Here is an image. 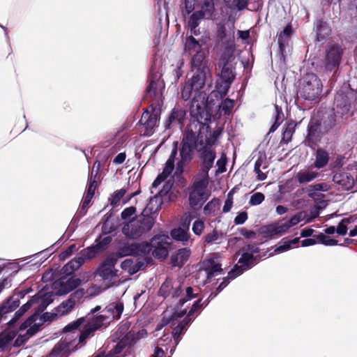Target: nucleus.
I'll return each instance as SVG.
<instances>
[{"mask_svg":"<svg viewBox=\"0 0 357 357\" xmlns=\"http://www.w3.org/2000/svg\"><path fill=\"white\" fill-rule=\"evenodd\" d=\"M198 155L202 161L198 176L209 177L208 172L213 167L216 153L213 147L202 144L198 149Z\"/></svg>","mask_w":357,"mask_h":357,"instance_id":"obj_11","label":"nucleus"},{"mask_svg":"<svg viewBox=\"0 0 357 357\" xmlns=\"http://www.w3.org/2000/svg\"><path fill=\"white\" fill-rule=\"evenodd\" d=\"M151 261V257L144 258L142 260H139L135 264H132L131 271H130V275H133L137 273L139 271L143 268L145 264H147Z\"/></svg>","mask_w":357,"mask_h":357,"instance_id":"obj_54","label":"nucleus"},{"mask_svg":"<svg viewBox=\"0 0 357 357\" xmlns=\"http://www.w3.org/2000/svg\"><path fill=\"white\" fill-rule=\"evenodd\" d=\"M357 109V91L350 88L349 85L343 86L335 94L333 112L335 116L347 118Z\"/></svg>","mask_w":357,"mask_h":357,"instance_id":"obj_5","label":"nucleus"},{"mask_svg":"<svg viewBox=\"0 0 357 357\" xmlns=\"http://www.w3.org/2000/svg\"><path fill=\"white\" fill-rule=\"evenodd\" d=\"M190 255V250L189 248H183L179 249L175 257L172 256L174 260V265L177 266H183L188 259Z\"/></svg>","mask_w":357,"mask_h":357,"instance_id":"obj_38","label":"nucleus"},{"mask_svg":"<svg viewBox=\"0 0 357 357\" xmlns=\"http://www.w3.org/2000/svg\"><path fill=\"white\" fill-rule=\"evenodd\" d=\"M178 151V142H174L171 154L167 160L162 172L159 174L152 183V188H156L173 172L175 167L176 156Z\"/></svg>","mask_w":357,"mask_h":357,"instance_id":"obj_15","label":"nucleus"},{"mask_svg":"<svg viewBox=\"0 0 357 357\" xmlns=\"http://www.w3.org/2000/svg\"><path fill=\"white\" fill-rule=\"evenodd\" d=\"M218 68L221 69L220 77V80L231 83L235 77L231 65L229 63L228 60L225 57H221L218 62Z\"/></svg>","mask_w":357,"mask_h":357,"instance_id":"obj_26","label":"nucleus"},{"mask_svg":"<svg viewBox=\"0 0 357 357\" xmlns=\"http://www.w3.org/2000/svg\"><path fill=\"white\" fill-rule=\"evenodd\" d=\"M292 32L291 25H287L281 31L278 38L280 53L281 57L284 60L287 49L289 48L290 36Z\"/></svg>","mask_w":357,"mask_h":357,"instance_id":"obj_24","label":"nucleus"},{"mask_svg":"<svg viewBox=\"0 0 357 357\" xmlns=\"http://www.w3.org/2000/svg\"><path fill=\"white\" fill-rule=\"evenodd\" d=\"M84 321V318H79L77 321L65 326L63 331L65 332H73V331L77 330L82 324H83Z\"/></svg>","mask_w":357,"mask_h":357,"instance_id":"obj_62","label":"nucleus"},{"mask_svg":"<svg viewBox=\"0 0 357 357\" xmlns=\"http://www.w3.org/2000/svg\"><path fill=\"white\" fill-rule=\"evenodd\" d=\"M231 84V83L226 82L222 80H220V82H217L216 89L221 97H225L227 94Z\"/></svg>","mask_w":357,"mask_h":357,"instance_id":"obj_56","label":"nucleus"},{"mask_svg":"<svg viewBox=\"0 0 357 357\" xmlns=\"http://www.w3.org/2000/svg\"><path fill=\"white\" fill-rule=\"evenodd\" d=\"M159 238L160 237H153L150 242L122 243L118 248L116 255L118 257L127 256L150 257L149 255L152 250V248L158 243V240Z\"/></svg>","mask_w":357,"mask_h":357,"instance_id":"obj_6","label":"nucleus"},{"mask_svg":"<svg viewBox=\"0 0 357 357\" xmlns=\"http://www.w3.org/2000/svg\"><path fill=\"white\" fill-rule=\"evenodd\" d=\"M100 252L101 251L98 248V245L95 244L82 250L80 255L84 257V260L85 261L95 258Z\"/></svg>","mask_w":357,"mask_h":357,"instance_id":"obj_45","label":"nucleus"},{"mask_svg":"<svg viewBox=\"0 0 357 357\" xmlns=\"http://www.w3.org/2000/svg\"><path fill=\"white\" fill-rule=\"evenodd\" d=\"M342 119V118L339 116H335L334 112H333L332 114L329 115L321 123L323 132H325L326 135L335 132L340 128Z\"/></svg>","mask_w":357,"mask_h":357,"instance_id":"obj_23","label":"nucleus"},{"mask_svg":"<svg viewBox=\"0 0 357 357\" xmlns=\"http://www.w3.org/2000/svg\"><path fill=\"white\" fill-rule=\"evenodd\" d=\"M192 319L189 316H185L181 322H180L172 331L174 340L178 342L181 335L186 330L187 327L192 323Z\"/></svg>","mask_w":357,"mask_h":357,"instance_id":"obj_39","label":"nucleus"},{"mask_svg":"<svg viewBox=\"0 0 357 357\" xmlns=\"http://www.w3.org/2000/svg\"><path fill=\"white\" fill-rule=\"evenodd\" d=\"M208 181L209 177L199 176V178L193 183L189 193V203L191 207H195L201 202H205L208 199V194L206 188Z\"/></svg>","mask_w":357,"mask_h":357,"instance_id":"obj_8","label":"nucleus"},{"mask_svg":"<svg viewBox=\"0 0 357 357\" xmlns=\"http://www.w3.org/2000/svg\"><path fill=\"white\" fill-rule=\"evenodd\" d=\"M183 292V284L178 282H173L172 280L167 278L162 284L158 294L160 296L167 298H178Z\"/></svg>","mask_w":357,"mask_h":357,"instance_id":"obj_17","label":"nucleus"},{"mask_svg":"<svg viewBox=\"0 0 357 357\" xmlns=\"http://www.w3.org/2000/svg\"><path fill=\"white\" fill-rule=\"evenodd\" d=\"M265 199V196L261 192H256L253 194L249 201L251 206H257L260 204Z\"/></svg>","mask_w":357,"mask_h":357,"instance_id":"obj_60","label":"nucleus"},{"mask_svg":"<svg viewBox=\"0 0 357 357\" xmlns=\"http://www.w3.org/2000/svg\"><path fill=\"white\" fill-rule=\"evenodd\" d=\"M170 234L174 240L181 242L183 245L189 246L192 243V240L190 239V233L187 230L177 227L173 229Z\"/></svg>","mask_w":357,"mask_h":357,"instance_id":"obj_30","label":"nucleus"},{"mask_svg":"<svg viewBox=\"0 0 357 357\" xmlns=\"http://www.w3.org/2000/svg\"><path fill=\"white\" fill-rule=\"evenodd\" d=\"M155 237H160V238L158 240V243L153 246L151 252L155 258L165 259L168 255V250L166 246L162 243L163 236H155Z\"/></svg>","mask_w":357,"mask_h":357,"instance_id":"obj_36","label":"nucleus"},{"mask_svg":"<svg viewBox=\"0 0 357 357\" xmlns=\"http://www.w3.org/2000/svg\"><path fill=\"white\" fill-rule=\"evenodd\" d=\"M124 305L121 301L112 302L108 304L102 310L109 321L114 319H119L123 312Z\"/></svg>","mask_w":357,"mask_h":357,"instance_id":"obj_22","label":"nucleus"},{"mask_svg":"<svg viewBox=\"0 0 357 357\" xmlns=\"http://www.w3.org/2000/svg\"><path fill=\"white\" fill-rule=\"evenodd\" d=\"M202 45L200 43V40L195 38L194 36H188V31H187L184 41V54L192 56L193 54L202 50Z\"/></svg>","mask_w":357,"mask_h":357,"instance_id":"obj_27","label":"nucleus"},{"mask_svg":"<svg viewBox=\"0 0 357 357\" xmlns=\"http://www.w3.org/2000/svg\"><path fill=\"white\" fill-rule=\"evenodd\" d=\"M185 115L186 112L185 109L181 107H174L171 111L165 123V128L167 130L172 127L181 128L184 125Z\"/></svg>","mask_w":357,"mask_h":357,"instance_id":"obj_19","label":"nucleus"},{"mask_svg":"<svg viewBox=\"0 0 357 357\" xmlns=\"http://www.w3.org/2000/svg\"><path fill=\"white\" fill-rule=\"evenodd\" d=\"M66 280L68 282L69 289L68 291H73L79 287L82 282V280L79 278H76L75 276L70 277L66 278Z\"/></svg>","mask_w":357,"mask_h":357,"instance_id":"obj_63","label":"nucleus"},{"mask_svg":"<svg viewBox=\"0 0 357 357\" xmlns=\"http://www.w3.org/2000/svg\"><path fill=\"white\" fill-rule=\"evenodd\" d=\"M343 49L338 45H331L326 50L325 67L327 70H336L341 62Z\"/></svg>","mask_w":357,"mask_h":357,"instance_id":"obj_14","label":"nucleus"},{"mask_svg":"<svg viewBox=\"0 0 357 357\" xmlns=\"http://www.w3.org/2000/svg\"><path fill=\"white\" fill-rule=\"evenodd\" d=\"M204 19H206L204 15L197 10L189 15L187 24L188 26H199L201 21Z\"/></svg>","mask_w":357,"mask_h":357,"instance_id":"obj_48","label":"nucleus"},{"mask_svg":"<svg viewBox=\"0 0 357 357\" xmlns=\"http://www.w3.org/2000/svg\"><path fill=\"white\" fill-rule=\"evenodd\" d=\"M20 304L19 299L8 298L0 307V319H6V314L14 311L19 307Z\"/></svg>","mask_w":357,"mask_h":357,"instance_id":"obj_32","label":"nucleus"},{"mask_svg":"<svg viewBox=\"0 0 357 357\" xmlns=\"http://www.w3.org/2000/svg\"><path fill=\"white\" fill-rule=\"evenodd\" d=\"M126 193V190L124 188H121L119 190H116L114 192V194L112 195L111 198L109 199L110 204L114 207L116 206L122 197L125 195Z\"/></svg>","mask_w":357,"mask_h":357,"instance_id":"obj_53","label":"nucleus"},{"mask_svg":"<svg viewBox=\"0 0 357 357\" xmlns=\"http://www.w3.org/2000/svg\"><path fill=\"white\" fill-rule=\"evenodd\" d=\"M299 242L298 238H295L292 240L280 242L278 245L273 248L275 253H282L290 250L293 246L296 245Z\"/></svg>","mask_w":357,"mask_h":357,"instance_id":"obj_42","label":"nucleus"},{"mask_svg":"<svg viewBox=\"0 0 357 357\" xmlns=\"http://www.w3.org/2000/svg\"><path fill=\"white\" fill-rule=\"evenodd\" d=\"M328 189V185L326 183H320L308 185L307 188L303 189L305 191L307 196L314 199L315 202H319V203L323 206H326L327 203L326 200L321 199L322 197H324L325 195L320 193V192H326Z\"/></svg>","mask_w":357,"mask_h":357,"instance_id":"obj_18","label":"nucleus"},{"mask_svg":"<svg viewBox=\"0 0 357 357\" xmlns=\"http://www.w3.org/2000/svg\"><path fill=\"white\" fill-rule=\"evenodd\" d=\"M148 82L144 98L151 104L153 109L152 112L148 109L144 111L139 120L140 125L144 129L143 135L146 137L151 136L158 126L159 114L155 109L162 104V92L165 89V83L161 79V74L155 67H153L150 71Z\"/></svg>","mask_w":357,"mask_h":357,"instance_id":"obj_1","label":"nucleus"},{"mask_svg":"<svg viewBox=\"0 0 357 357\" xmlns=\"http://www.w3.org/2000/svg\"><path fill=\"white\" fill-rule=\"evenodd\" d=\"M296 123L293 121L287 124L282 132V142L287 144L291 141L293 134L295 132Z\"/></svg>","mask_w":357,"mask_h":357,"instance_id":"obj_47","label":"nucleus"},{"mask_svg":"<svg viewBox=\"0 0 357 357\" xmlns=\"http://www.w3.org/2000/svg\"><path fill=\"white\" fill-rule=\"evenodd\" d=\"M57 316L56 313L45 312L42 316L36 312L31 315L26 321H24L20 326V330H25L27 328V334L34 335L37 333L40 326L46 321L53 320Z\"/></svg>","mask_w":357,"mask_h":357,"instance_id":"obj_9","label":"nucleus"},{"mask_svg":"<svg viewBox=\"0 0 357 357\" xmlns=\"http://www.w3.org/2000/svg\"><path fill=\"white\" fill-rule=\"evenodd\" d=\"M17 268V265L15 263L6 262L3 259L0 258V275L2 273H8L10 271H13Z\"/></svg>","mask_w":357,"mask_h":357,"instance_id":"obj_55","label":"nucleus"},{"mask_svg":"<svg viewBox=\"0 0 357 357\" xmlns=\"http://www.w3.org/2000/svg\"><path fill=\"white\" fill-rule=\"evenodd\" d=\"M314 31L317 35V40L322 41L329 34L328 26L326 22L322 20H317L314 24Z\"/></svg>","mask_w":357,"mask_h":357,"instance_id":"obj_37","label":"nucleus"},{"mask_svg":"<svg viewBox=\"0 0 357 357\" xmlns=\"http://www.w3.org/2000/svg\"><path fill=\"white\" fill-rule=\"evenodd\" d=\"M209 302L210 301L208 299L206 300L203 303L202 302V299L197 300L194 302L186 316H189V318H191V316H192L197 311L200 310L203 306H206Z\"/></svg>","mask_w":357,"mask_h":357,"instance_id":"obj_50","label":"nucleus"},{"mask_svg":"<svg viewBox=\"0 0 357 357\" xmlns=\"http://www.w3.org/2000/svg\"><path fill=\"white\" fill-rule=\"evenodd\" d=\"M329 153L321 148H318L315 153L314 166L319 169L326 166L329 161Z\"/></svg>","mask_w":357,"mask_h":357,"instance_id":"obj_34","label":"nucleus"},{"mask_svg":"<svg viewBox=\"0 0 357 357\" xmlns=\"http://www.w3.org/2000/svg\"><path fill=\"white\" fill-rule=\"evenodd\" d=\"M227 3L230 8H237L238 10L245 9L248 6V0H229Z\"/></svg>","mask_w":357,"mask_h":357,"instance_id":"obj_57","label":"nucleus"},{"mask_svg":"<svg viewBox=\"0 0 357 357\" xmlns=\"http://www.w3.org/2000/svg\"><path fill=\"white\" fill-rule=\"evenodd\" d=\"M325 135L321 126V123L318 120L311 119L307 126V135L305 143L307 146L312 147L317 144Z\"/></svg>","mask_w":357,"mask_h":357,"instance_id":"obj_16","label":"nucleus"},{"mask_svg":"<svg viewBox=\"0 0 357 357\" xmlns=\"http://www.w3.org/2000/svg\"><path fill=\"white\" fill-rule=\"evenodd\" d=\"M193 92H195L194 89L185 83L181 91V96L185 100H187L191 97Z\"/></svg>","mask_w":357,"mask_h":357,"instance_id":"obj_64","label":"nucleus"},{"mask_svg":"<svg viewBox=\"0 0 357 357\" xmlns=\"http://www.w3.org/2000/svg\"><path fill=\"white\" fill-rule=\"evenodd\" d=\"M322 84L314 73H307L303 78L297 91L298 97L306 100H314L322 91Z\"/></svg>","mask_w":357,"mask_h":357,"instance_id":"obj_7","label":"nucleus"},{"mask_svg":"<svg viewBox=\"0 0 357 357\" xmlns=\"http://www.w3.org/2000/svg\"><path fill=\"white\" fill-rule=\"evenodd\" d=\"M105 316L102 312L99 315H93V317L89 318L87 324L95 331L105 324L109 323Z\"/></svg>","mask_w":357,"mask_h":357,"instance_id":"obj_35","label":"nucleus"},{"mask_svg":"<svg viewBox=\"0 0 357 357\" xmlns=\"http://www.w3.org/2000/svg\"><path fill=\"white\" fill-rule=\"evenodd\" d=\"M208 70H198L194 73L191 79L188 81V84L195 90V93H197L200 89H202L205 85L206 80V75L208 73Z\"/></svg>","mask_w":357,"mask_h":357,"instance_id":"obj_25","label":"nucleus"},{"mask_svg":"<svg viewBox=\"0 0 357 357\" xmlns=\"http://www.w3.org/2000/svg\"><path fill=\"white\" fill-rule=\"evenodd\" d=\"M190 114L191 116L190 124H194L195 126L196 129H194L196 131L195 134H201V132L204 131L203 144L213 147L222 134V128L218 127L210 132V126L206 122L211 121V115L204 100L199 102L194 97L191 102Z\"/></svg>","mask_w":357,"mask_h":357,"instance_id":"obj_2","label":"nucleus"},{"mask_svg":"<svg viewBox=\"0 0 357 357\" xmlns=\"http://www.w3.org/2000/svg\"><path fill=\"white\" fill-rule=\"evenodd\" d=\"M204 227V222L201 220H197L193 222L192 230L195 235L200 236Z\"/></svg>","mask_w":357,"mask_h":357,"instance_id":"obj_61","label":"nucleus"},{"mask_svg":"<svg viewBox=\"0 0 357 357\" xmlns=\"http://www.w3.org/2000/svg\"><path fill=\"white\" fill-rule=\"evenodd\" d=\"M266 155L264 153H259V155L257 157V159L256 160L255 162V167L258 168H262V169H267V165L266 164Z\"/></svg>","mask_w":357,"mask_h":357,"instance_id":"obj_58","label":"nucleus"},{"mask_svg":"<svg viewBox=\"0 0 357 357\" xmlns=\"http://www.w3.org/2000/svg\"><path fill=\"white\" fill-rule=\"evenodd\" d=\"M196 0H184L181 13L183 17L193 13L195 8Z\"/></svg>","mask_w":357,"mask_h":357,"instance_id":"obj_49","label":"nucleus"},{"mask_svg":"<svg viewBox=\"0 0 357 357\" xmlns=\"http://www.w3.org/2000/svg\"><path fill=\"white\" fill-rule=\"evenodd\" d=\"M220 202L218 198H213L204 207L203 213L205 215H215L216 209L220 206Z\"/></svg>","mask_w":357,"mask_h":357,"instance_id":"obj_46","label":"nucleus"},{"mask_svg":"<svg viewBox=\"0 0 357 357\" xmlns=\"http://www.w3.org/2000/svg\"><path fill=\"white\" fill-rule=\"evenodd\" d=\"M319 173L313 169H304L298 172L295 178L299 184H305L314 180Z\"/></svg>","mask_w":357,"mask_h":357,"instance_id":"obj_33","label":"nucleus"},{"mask_svg":"<svg viewBox=\"0 0 357 357\" xmlns=\"http://www.w3.org/2000/svg\"><path fill=\"white\" fill-rule=\"evenodd\" d=\"M117 263L116 256H108L99 265L97 269V275L103 280H112L117 276V270L115 265Z\"/></svg>","mask_w":357,"mask_h":357,"instance_id":"obj_13","label":"nucleus"},{"mask_svg":"<svg viewBox=\"0 0 357 357\" xmlns=\"http://www.w3.org/2000/svg\"><path fill=\"white\" fill-rule=\"evenodd\" d=\"M160 200L157 195L151 197L142 215L124 225L122 227V233L130 239H137L150 231L154 225V219L149 215H145L144 213L146 211L149 213H156L160 207Z\"/></svg>","mask_w":357,"mask_h":357,"instance_id":"obj_4","label":"nucleus"},{"mask_svg":"<svg viewBox=\"0 0 357 357\" xmlns=\"http://www.w3.org/2000/svg\"><path fill=\"white\" fill-rule=\"evenodd\" d=\"M259 259L260 257H258V256L252 255L250 253L243 251L238 264L229 272V278L235 279L245 271L252 268L259 262Z\"/></svg>","mask_w":357,"mask_h":357,"instance_id":"obj_10","label":"nucleus"},{"mask_svg":"<svg viewBox=\"0 0 357 357\" xmlns=\"http://www.w3.org/2000/svg\"><path fill=\"white\" fill-rule=\"evenodd\" d=\"M204 271L206 273L207 279H211L222 273L221 264L215 262L213 259H208L203 264Z\"/></svg>","mask_w":357,"mask_h":357,"instance_id":"obj_31","label":"nucleus"},{"mask_svg":"<svg viewBox=\"0 0 357 357\" xmlns=\"http://www.w3.org/2000/svg\"><path fill=\"white\" fill-rule=\"evenodd\" d=\"M220 237V233L216 229H213L211 233L207 234L204 236V243L211 244L216 241Z\"/></svg>","mask_w":357,"mask_h":357,"instance_id":"obj_59","label":"nucleus"},{"mask_svg":"<svg viewBox=\"0 0 357 357\" xmlns=\"http://www.w3.org/2000/svg\"><path fill=\"white\" fill-rule=\"evenodd\" d=\"M84 257L80 255L78 257H75L70 260L67 264H66L63 269L65 273L66 272H74L77 270L84 263Z\"/></svg>","mask_w":357,"mask_h":357,"instance_id":"obj_43","label":"nucleus"},{"mask_svg":"<svg viewBox=\"0 0 357 357\" xmlns=\"http://www.w3.org/2000/svg\"><path fill=\"white\" fill-rule=\"evenodd\" d=\"M194 129H196L194 124H190L183 133L181 142L178 143L175 168L176 176L183 173L184 167L192 160L195 151H197L198 153V149L202 145L204 131L201 132V134H195L196 131Z\"/></svg>","mask_w":357,"mask_h":357,"instance_id":"obj_3","label":"nucleus"},{"mask_svg":"<svg viewBox=\"0 0 357 357\" xmlns=\"http://www.w3.org/2000/svg\"><path fill=\"white\" fill-rule=\"evenodd\" d=\"M195 289L192 287H184L183 285V292L178 303L177 307H182L187 301L197 297V294L195 293Z\"/></svg>","mask_w":357,"mask_h":357,"instance_id":"obj_40","label":"nucleus"},{"mask_svg":"<svg viewBox=\"0 0 357 357\" xmlns=\"http://www.w3.org/2000/svg\"><path fill=\"white\" fill-rule=\"evenodd\" d=\"M155 7L158 10V15H160V21L162 15H167V3L165 0H155Z\"/></svg>","mask_w":357,"mask_h":357,"instance_id":"obj_52","label":"nucleus"},{"mask_svg":"<svg viewBox=\"0 0 357 357\" xmlns=\"http://www.w3.org/2000/svg\"><path fill=\"white\" fill-rule=\"evenodd\" d=\"M83 292L79 290L75 291L65 301H63L56 308V312L57 315L63 316L69 313L74 307L77 300L82 297Z\"/></svg>","mask_w":357,"mask_h":357,"instance_id":"obj_21","label":"nucleus"},{"mask_svg":"<svg viewBox=\"0 0 357 357\" xmlns=\"http://www.w3.org/2000/svg\"><path fill=\"white\" fill-rule=\"evenodd\" d=\"M259 231L264 238H273L283 235L287 227L282 223L275 222L260 227Z\"/></svg>","mask_w":357,"mask_h":357,"instance_id":"obj_20","label":"nucleus"},{"mask_svg":"<svg viewBox=\"0 0 357 357\" xmlns=\"http://www.w3.org/2000/svg\"><path fill=\"white\" fill-rule=\"evenodd\" d=\"M190 63L193 68L198 70H208L206 52L202 50L192 55Z\"/></svg>","mask_w":357,"mask_h":357,"instance_id":"obj_29","label":"nucleus"},{"mask_svg":"<svg viewBox=\"0 0 357 357\" xmlns=\"http://www.w3.org/2000/svg\"><path fill=\"white\" fill-rule=\"evenodd\" d=\"M214 10L213 0H203L200 6V10L198 11L201 12L206 19H211L213 15Z\"/></svg>","mask_w":357,"mask_h":357,"instance_id":"obj_41","label":"nucleus"},{"mask_svg":"<svg viewBox=\"0 0 357 357\" xmlns=\"http://www.w3.org/2000/svg\"><path fill=\"white\" fill-rule=\"evenodd\" d=\"M333 181L335 183L341 185L345 190H351L354 183L353 176L346 172L336 173L333 177Z\"/></svg>","mask_w":357,"mask_h":357,"instance_id":"obj_28","label":"nucleus"},{"mask_svg":"<svg viewBox=\"0 0 357 357\" xmlns=\"http://www.w3.org/2000/svg\"><path fill=\"white\" fill-rule=\"evenodd\" d=\"M53 288L56 291V294L58 295H65L70 291H68L69 285L66 278H61L55 281L53 284Z\"/></svg>","mask_w":357,"mask_h":357,"instance_id":"obj_44","label":"nucleus"},{"mask_svg":"<svg viewBox=\"0 0 357 357\" xmlns=\"http://www.w3.org/2000/svg\"><path fill=\"white\" fill-rule=\"evenodd\" d=\"M228 29L225 24H220L217 27L216 38L218 42L221 43L225 49L234 51L235 49L234 43V23L231 22L227 24Z\"/></svg>","mask_w":357,"mask_h":357,"instance_id":"obj_12","label":"nucleus"},{"mask_svg":"<svg viewBox=\"0 0 357 357\" xmlns=\"http://www.w3.org/2000/svg\"><path fill=\"white\" fill-rule=\"evenodd\" d=\"M234 105V101L229 98H226L222 101L220 105V109L224 112V114L228 115L230 114Z\"/></svg>","mask_w":357,"mask_h":357,"instance_id":"obj_51","label":"nucleus"}]
</instances>
